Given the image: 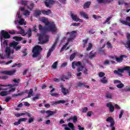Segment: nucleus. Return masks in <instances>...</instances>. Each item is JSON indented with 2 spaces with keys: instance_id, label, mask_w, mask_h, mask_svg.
Wrapping results in <instances>:
<instances>
[{
  "instance_id": "8",
  "label": "nucleus",
  "mask_w": 130,
  "mask_h": 130,
  "mask_svg": "<svg viewBox=\"0 0 130 130\" xmlns=\"http://www.w3.org/2000/svg\"><path fill=\"white\" fill-rule=\"evenodd\" d=\"M18 44H19V43L14 41L10 44L9 46H10V47H13L14 49H15L16 51H18V50L21 49V46L18 45Z\"/></svg>"
},
{
  "instance_id": "63",
  "label": "nucleus",
  "mask_w": 130,
  "mask_h": 130,
  "mask_svg": "<svg viewBox=\"0 0 130 130\" xmlns=\"http://www.w3.org/2000/svg\"><path fill=\"white\" fill-rule=\"evenodd\" d=\"M18 120H19V122L21 123V121H26V120H27V118H22L19 119Z\"/></svg>"
},
{
  "instance_id": "48",
  "label": "nucleus",
  "mask_w": 130,
  "mask_h": 130,
  "mask_svg": "<svg viewBox=\"0 0 130 130\" xmlns=\"http://www.w3.org/2000/svg\"><path fill=\"white\" fill-rule=\"evenodd\" d=\"M34 122V118L30 117L28 119V121H27V123H31V122Z\"/></svg>"
},
{
  "instance_id": "41",
  "label": "nucleus",
  "mask_w": 130,
  "mask_h": 130,
  "mask_svg": "<svg viewBox=\"0 0 130 130\" xmlns=\"http://www.w3.org/2000/svg\"><path fill=\"white\" fill-rule=\"evenodd\" d=\"M57 63H58V62L57 61H55V62H54L52 66V68L55 69H56V68H57Z\"/></svg>"
},
{
  "instance_id": "59",
  "label": "nucleus",
  "mask_w": 130,
  "mask_h": 130,
  "mask_svg": "<svg viewBox=\"0 0 130 130\" xmlns=\"http://www.w3.org/2000/svg\"><path fill=\"white\" fill-rule=\"evenodd\" d=\"M12 99V98L11 96H8L5 99V102H9L10 100Z\"/></svg>"
},
{
  "instance_id": "23",
  "label": "nucleus",
  "mask_w": 130,
  "mask_h": 130,
  "mask_svg": "<svg viewBox=\"0 0 130 130\" xmlns=\"http://www.w3.org/2000/svg\"><path fill=\"white\" fill-rule=\"evenodd\" d=\"M88 41H89V38H87L85 40H82V45L83 48H85L86 46H87V44L88 43Z\"/></svg>"
},
{
  "instance_id": "62",
  "label": "nucleus",
  "mask_w": 130,
  "mask_h": 130,
  "mask_svg": "<svg viewBox=\"0 0 130 130\" xmlns=\"http://www.w3.org/2000/svg\"><path fill=\"white\" fill-rule=\"evenodd\" d=\"M68 66V62H65L63 63L62 64H61V68H64Z\"/></svg>"
},
{
  "instance_id": "36",
  "label": "nucleus",
  "mask_w": 130,
  "mask_h": 130,
  "mask_svg": "<svg viewBox=\"0 0 130 130\" xmlns=\"http://www.w3.org/2000/svg\"><path fill=\"white\" fill-rule=\"evenodd\" d=\"M85 86V84L82 82H78L77 83V86L76 87V88H78L79 87H84Z\"/></svg>"
},
{
  "instance_id": "25",
  "label": "nucleus",
  "mask_w": 130,
  "mask_h": 130,
  "mask_svg": "<svg viewBox=\"0 0 130 130\" xmlns=\"http://www.w3.org/2000/svg\"><path fill=\"white\" fill-rule=\"evenodd\" d=\"M77 33V31L76 30H73L71 32L70 35V37L71 38H73V39H75L76 37V34Z\"/></svg>"
},
{
  "instance_id": "55",
  "label": "nucleus",
  "mask_w": 130,
  "mask_h": 130,
  "mask_svg": "<svg viewBox=\"0 0 130 130\" xmlns=\"http://www.w3.org/2000/svg\"><path fill=\"white\" fill-rule=\"evenodd\" d=\"M99 76L100 78H102V77H104V76H105V73H104L103 72H100L99 74Z\"/></svg>"
},
{
  "instance_id": "28",
  "label": "nucleus",
  "mask_w": 130,
  "mask_h": 130,
  "mask_svg": "<svg viewBox=\"0 0 130 130\" xmlns=\"http://www.w3.org/2000/svg\"><path fill=\"white\" fill-rule=\"evenodd\" d=\"M91 5V2H87L85 3L83 5L84 9H89V7Z\"/></svg>"
},
{
  "instance_id": "20",
  "label": "nucleus",
  "mask_w": 130,
  "mask_h": 130,
  "mask_svg": "<svg viewBox=\"0 0 130 130\" xmlns=\"http://www.w3.org/2000/svg\"><path fill=\"white\" fill-rule=\"evenodd\" d=\"M46 113H48V115L46 116V117L48 118L50 116H51L52 115H54V114H55V113H56V112L55 111L47 110V111H46Z\"/></svg>"
},
{
  "instance_id": "15",
  "label": "nucleus",
  "mask_w": 130,
  "mask_h": 130,
  "mask_svg": "<svg viewBox=\"0 0 130 130\" xmlns=\"http://www.w3.org/2000/svg\"><path fill=\"white\" fill-rule=\"evenodd\" d=\"M71 17L73 21H75V22H83V20L82 19L78 18V16L77 15H74L73 13L71 14Z\"/></svg>"
},
{
  "instance_id": "50",
  "label": "nucleus",
  "mask_w": 130,
  "mask_h": 130,
  "mask_svg": "<svg viewBox=\"0 0 130 130\" xmlns=\"http://www.w3.org/2000/svg\"><path fill=\"white\" fill-rule=\"evenodd\" d=\"M21 5H22V6H27V5H28V2L26 1H21Z\"/></svg>"
},
{
  "instance_id": "49",
  "label": "nucleus",
  "mask_w": 130,
  "mask_h": 130,
  "mask_svg": "<svg viewBox=\"0 0 130 130\" xmlns=\"http://www.w3.org/2000/svg\"><path fill=\"white\" fill-rule=\"evenodd\" d=\"M24 16H29L30 15V12L28 10H25L23 13Z\"/></svg>"
},
{
  "instance_id": "43",
  "label": "nucleus",
  "mask_w": 130,
  "mask_h": 130,
  "mask_svg": "<svg viewBox=\"0 0 130 130\" xmlns=\"http://www.w3.org/2000/svg\"><path fill=\"white\" fill-rule=\"evenodd\" d=\"M0 95L2 97H4L5 96H7V92L6 91H1L0 92Z\"/></svg>"
},
{
  "instance_id": "14",
  "label": "nucleus",
  "mask_w": 130,
  "mask_h": 130,
  "mask_svg": "<svg viewBox=\"0 0 130 130\" xmlns=\"http://www.w3.org/2000/svg\"><path fill=\"white\" fill-rule=\"evenodd\" d=\"M45 4L47 8H51V6L54 4V1L52 0H46Z\"/></svg>"
},
{
  "instance_id": "33",
  "label": "nucleus",
  "mask_w": 130,
  "mask_h": 130,
  "mask_svg": "<svg viewBox=\"0 0 130 130\" xmlns=\"http://www.w3.org/2000/svg\"><path fill=\"white\" fill-rule=\"evenodd\" d=\"M93 47V44L91 43H89L88 44V46L87 48H86L87 51H89V50H91L92 49V48Z\"/></svg>"
},
{
  "instance_id": "61",
  "label": "nucleus",
  "mask_w": 130,
  "mask_h": 130,
  "mask_svg": "<svg viewBox=\"0 0 130 130\" xmlns=\"http://www.w3.org/2000/svg\"><path fill=\"white\" fill-rule=\"evenodd\" d=\"M3 45L4 47H6V46H8V40H5L3 42Z\"/></svg>"
},
{
  "instance_id": "4",
  "label": "nucleus",
  "mask_w": 130,
  "mask_h": 130,
  "mask_svg": "<svg viewBox=\"0 0 130 130\" xmlns=\"http://www.w3.org/2000/svg\"><path fill=\"white\" fill-rule=\"evenodd\" d=\"M40 44H45L49 40V38L45 34H38Z\"/></svg>"
},
{
  "instance_id": "26",
  "label": "nucleus",
  "mask_w": 130,
  "mask_h": 130,
  "mask_svg": "<svg viewBox=\"0 0 130 130\" xmlns=\"http://www.w3.org/2000/svg\"><path fill=\"white\" fill-rule=\"evenodd\" d=\"M58 39H59V37L57 36L56 37V40H55L54 44L51 47L52 48H54V49H55V46H56V44H57V42H58Z\"/></svg>"
},
{
  "instance_id": "40",
  "label": "nucleus",
  "mask_w": 130,
  "mask_h": 130,
  "mask_svg": "<svg viewBox=\"0 0 130 130\" xmlns=\"http://www.w3.org/2000/svg\"><path fill=\"white\" fill-rule=\"evenodd\" d=\"M101 82L102 83H103L104 84H106V83H107V80H106V77H103L101 79Z\"/></svg>"
},
{
  "instance_id": "22",
  "label": "nucleus",
  "mask_w": 130,
  "mask_h": 130,
  "mask_svg": "<svg viewBox=\"0 0 130 130\" xmlns=\"http://www.w3.org/2000/svg\"><path fill=\"white\" fill-rule=\"evenodd\" d=\"M80 16H81V17L84 18V19H89V16H88V14H87V13H86L85 12L81 11L80 12Z\"/></svg>"
},
{
  "instance_id": "44",
  "label": "nucleus",
  "mask_w": 130,
  "mask_h": 130,
  "mask_svg": "<svg viewBox=\"0 0 130 130\" xmlns=\"http://www.w3.org/2000/svg\"><path fill=\"white\" fill-rule=\"evenodd\" d=\"M123 113H124V111L121 110L120 112V114L119 115V118L120 119L122 117V115H123Z\"/></svg>"
},
{
  "instance_id": "10",
  "label": "nucleus",
  "mask_w": 130,
  "mask_h": 130,
  "mask_svg": "<svg viewBox=\"0 0 130 130\" xmlns=\"http://www.w3.org/2000/svg\"><path fill=\"white\" fill-rule=\"evenodd\" d=\"M106 121L108 122H110V126L112 127L111 130H115V127H114V124H115V122L114 121V119L111 117H109L107 118Z\"/></svg>"
},
{
  "instance_id": "29",
  "label": "nucleus",
  "mask_w": 130,
  "mask_h": 130,
  "mask_svg": "<svg viewBox=\"0 0 130 130\" xmlns=\"http://www.w3.org/2000/svg\"><path fill=\"white\" fill-rule=\"evenodd\" d=\"M39 29L40 30V31H41L42 32H43V31H47V29H46V28L43 27V26H42V25L41 24H40L39 25Z\"/></svg>"
},
{
  "instance_id": "60",
  "label": "nucleus",
  "mask_w": 130,
  "mask_h": 130,
  "mask_svg": "<svg viewBox=\"0 0 130 130\" xmlns=\"http://www.w3.org/2000/svg\"><path fill=\"white\" fill-rule=\"evenodd\" d=\"M37 27V26L36 25V24H35L34 25V26L33 27V28H32V31L34 32H37V28H36Z\"/></svg>"
},
{
  "instance_id": "27",
  "label": "nucleus",
  "mask_w": 130,
  "mask_h": 130,
  "mask_svg": "<svg viewBox=\"0 0 130 130\" xmlns=\"http://www.w3.org/2000/svg\"><path fill=\"white\" fill-rule=\"evenodd\" d=\"M41 14H42L41 10H36L35 11V17H39V16H40V15H41Z\"/></svg>"
},
{
  "instance_id": "38",
  "label": "nucleus",
  "mask_w": 130,
  "mask_h": 130,
  "mask_svg": "<svg viewBox=\"0 0 130 130\" xmlns=\"http://www.w3.org/2000/svg\"><path fill=\"white\" fill-rule=\"evenodd\" d=\"M72 120L73 121V122L74 123H76L78 121V117L77 116H74V117H72Z\"/></svg>"
},
{
  "instance_id": "11",
  "label": "nucleus",
  "mask_w": 130,
  "mask_h": 130,
  "mask_svg": "<svg viewBox=\"0 0 130 130\" xmlns=\"http://www.w3.org/2000/svg\"><path fill=\"white\" fill-rule=\"evenodd\" d=\"M76 67H81V68H82V69L85 68V66H83V64H82V62L81 61H78L76 62V61H73L72 62V69L73 70H75V69H76Z\"/></svg>"
},
{
  "instance_id": "31",
  "label": "nucleus",
  "mask_w": 130,
  "mask_h": 130,
  "mask_svg": "<svg viewBox=\"0 0 130 130\" xmlns=\"http://www.w3.org/2000/svg\"><path fill=\"white\" fill-rule=\"evenodd\" d=\"M35 6V4H34V3H31L30 4V7L29 6H27V9L28 10H29L30 11H32V10H33V9L34 8Z\"/></svg>"
},
{
  "instance_id": "5",
  "label": "nucleus",
  "mask_w": 130,
  "mask_h": 130,
  "mask_svg": "<svg viewBox=\"0 0 130 130\" xmlns=\"http://www.w3.org/2000/svg\"><path fill=\"white\" fill-rule=\"evenodd\" d=\"M18 28L20 30V32H17L16 34H23L22 36H25V35H28V37H31L32 36V30H31V28H29L28 31L26 32H25V31L22 27L20 26H19Z\"/></svg>"
},
{
  "instance_id": "16",
  "label": "nucleus",
  "mask_w": 130,
  "mask_h": 130,
  "mask_svg": "<svg viewBox=\"0 0 130 130\" xmlns=\"http://www.w3.org/2000/svg\"><path fill=\"white\" fill-rule=\"evenodd\" d=\"M60 87L61 89L62 93L63 94V95H66L69 94V89L68 88L63 87V85H60Z\"/></svg>"
},
{
  "instance_id": "56",
  "label": "nucleus",
  "mask_w": 130,
  "mask_h": 130,
  "mask_svg": "<svg viewBox=\"0 0 130 130\" xmlns=\"http://www.w3.org/2000/svg\"><path fill=\"white\" fill-rule=\"evenodd\" d=\"M122 92H130V88L128 87V88H124L122 90Z\"/></svg>"
},
{
  "instance_id": "35",
  "label": "nucleus",
  "mask_w": 130,
  "mask_h": 130,
  "mask_svg": "<svg viewBox=\"0 0 130 130\" xmlns=\"http://www.w3.org/2000/svg\"><path fill=\"white\" fill-rule=\"evenodd\" d=\"M76 54H77V53H73L70 55V60H71V61H72V60H73L74 58L76 57Z\"/></svg>"
},
{
  "instance_id": "34",
  "label": "nucleus",
  "mask_w": 130,
  "mask_h": 130,
  "mask_svg": "<svg viewBox=\"0 0 130 130\" xmlns=\"http://www.w3.org/2000/svg\"><path fill=\"white\" fill-rule=\"evenodd\" d=\"M68 126L69 127H70L72 130H75V126L73 123L69 122L68 123Z\"/></svg>"
},
{
  "instance_id": "54",
  "label": "nucleus",
  "mask_w": 130,
  "mask_h": 130,
  "mask_svg": "<svg viewBox=\"0 0 130 130\" xmlns=\"http://www.w3.org/2000/svg\"><path fill=\"white\" fill-rule=\"evenodd\" d=\"M112 18V17H108V18H107L106 21L103 23V24H106V23H108L109 21H110V20H111Z\"/></svg>"
},
{
  "instance_id": "64",
  "label": "nucleus",
  "mask_w": 130,
  "mask_h": 130,
  "mask_svg": "<svg viewBox=\"0 0 130 130\" xmlns=\"http://www.w3.org/2000/svg\"><path fill=\"white\" fill-rule=\"evenodd\" d=\"M78 129L79 130H84L85 129V128H84L83 127H82L81 125H78Z\"/></svg>"
},
{
  "instance_id": "9",
  "label": "nucleus",
  "mask_w": 130,
  "mask_h": 130,
  "mask_svg": "<svg viewBox=\"0 0 130 130\" xmlns=\"http://www.w3.org/2000/svg\"><path fill=\"white\" fill-rule=\"evenodd\" d=\"M119 21L123 25H125L126 26H128L130 27V17L127 16L126 17L125 20H123L122 18H120Z\"/></svg>"
},
{
  "instance_id": "52",
  "label": "nucleus",
  "mask_w": 130,
  "mask_h": 130,
  "mask_svg": "<svg viewBox=\"0 0 130 130\" xmlns=\"http://www.w3.org/2000/svg\"><path fill=\"white\" fill-rule=\"evenodd\" d=\"M40 96H39V94H37L36 96L34 97L32 99V101H35V100H37V99H39Z\"/></svg>"
},
{
  "instance_id": "47",
  "label": "nucleus",
  "mask_w": 130,
  "mask_h": 130,
  "mask_svg": "<svg viewBox=\"0 0 130 130\" xmlns=\"http://www.w3.org/2000/svg\"><path fill=\"white\" fill-rule=\"evenodd\" d=\"M22 115H25V113H17L15 114L16 117H20V116H22Z\"/></svg>"
},
{
  "instance_id": "13",
  "label": "nucleus",
  "mask_w": 130,
  "mask_h": 130,
  "mask_svg": "<svg viewBox=\"0 0 130 130\" xmlns=\"http://www.w3.org/2000/svg\"><path fill=\"white\" fill-rule=\"evenodd\" d=\"M115 58L116 59V61L117 62H122V60H123V58H127V56L125 55H121L119 57H117L115 56Z\"/></svg>"
},
{
  "instance_id": "24",
  "label": "nucleus",
  "mask_w": 130,
  "mask_h": 130,
  "mask_svg": "<svg viewBox=\"0 0 130 130\" xmlns=\"http://www.w3.org/2000/svg\"><path fill=\"white\" fill-rule=\"evenodd\" d=\"M54 48L51 47V48H50L48 50V52L47 53V58H48L49 57V56H50V55H51V53L52 52V51H53V50H54Z\"/></svg>"
},
{
  "instance_id": "42",
  "label": "nucleus",
  "mask_w": 130,
  "mask_h": 130,
  "mask_svg": "<svg viewBox=\"0 0 130 130\" xmlns=\"http://www.w3.org/2000/svg\"><path fill=\"white\" fill-rule=\"evenodd\" d=\"M89 58H90V59H92L93 58V57H95V56H96V54H93V53H92V52H90L89 53Z\"/></svg>"
},
{
  "instance_id": "37",
  "label": "nucleus",
  "mask_w": 130,
  "mask_h": 130,
  "mask_svg": "<svg viewBox=\"0 0 130 130\" xmlns=\"http://www.w3.org/2000/svg\"><path fill=\"white\" fill-rule=\"evenodd\" d=\"M32 94H33V89H30L29 90V92H28V96L26 97V98H31V96L32 95Z\"/></svg>"
},
{
  "instance_id": "21",
  "label": "nucleus",
  "mask_w": 130,
  "mask_h": 130,
  "mask_svg": "<svg viewBox=\"0 0 130 130\" xmlns=\"http://www.w3.org/2000/svg\"><path fill=\"white\" fill-rule=\"evenodd\" d=\"M11 48L9 47H6L5 52L7 54L8 57H10V56L11 55Z\"/></svg>"
},
{
  "instance_id": "57",
  "label": "nucleus",
  "mask_w": 130,
  "mask_h": 130,
  "mask_svg": "<svg viewBox=\"0 0 130 130\" xmlns=\"http://www.w3.org/2000/svg\"><path fill=\"white\" fill-rule=\"evenodd\" d=\"M83 73L85 75H88V69L86 68H83Z\"/></svg>"
},
{
  "instance_id": "1",
  "label": "nucleus",
  "mask_w": 130,
  "mask_h": 130,
  "mask_svg": "<svg viewBox=\"0 0 130 130\" xmlns=\"http://www.w3.org/2000/svg\"><path fill=\"white\" fill-rule=\"evenodd\" d=\"M42 22L45 24L47 31L52 33H57V27L54 22H49L45 18L42 19Z\"/></svg>"
},
{
  "instance_id": "7",
  "label": "nucleus",
  "mask_w": 130,
  "mask_h": 130,
  "mask_svg": "<svg viewBox=\"0 0 130 130\" xmlns=\"http://www.w3.org/2000/svg\"><path fill=\"white\" fill-rule=\"evenodd\" d=\"M16 70H13L10 71H0V74H2L3 75H7V76H13L16 74Z\"/></svg>"
},
{
  "instance_id": "19",
  "label": "nucleus",
  "mask_w": 130,
  "mask_h": 130,
  "mask_svg": "<svg viewBox=\"0 0 130 130\" xmlns=\"http://www.w3.org/2000/svg\"><path fill=\"white\" fill-rule=\"evenodd\" d=\"M64 103H66V101L64 100H59L58 101H53L52 104L53 105H58V104H63Z\"/></svg>"
},
{
  "instance_id": "30",
  "label": "nucleus",
  "mask_w": 130,
  "mask_h": 130,
  "mask_svg": "<svg viewBox=\"0 0 130 130\" xmlns=\"http://www.w3.org/2000/svg\"><path fill=\"white\" fill-rule=\"evenodd\" d=\"M23 94H25V92H21L20 93H19L18 94L14 93L12 94V97H18V96H22V95H23Z\"/></svg>"
},
{
  "instance_id": "2",
  "label": "nucleus",
  "mask_w": 130,
  "mask_h": 130,
  "mask_svg": "<svg viewBox=\"0 0 130 130\" xmlns=\"http://www.w3.org/2000/svg\"><path fill=\"white\" fill-rule=\"evenodd\" d=\"M124 71H128V75L130 76V67L126 66L122 69H118L117 70L114 71V75H117L119 77H123V73Z\"/></svg>"
},
{
  "instance_id": "46",
  "label": "nucleus",
  "mask_w": 130,
  "mask_h": 130,
  "mask_svg": "<svg viewBox=\"0 0 130 130\" xmlns=\"http://www.w3.org/2000/svg\"><path fill=\"white\" fill-rule=\"evenodd\" d=\"M18 67V68H20V67L22 66V64L21 63H15V64H13L11 66V68H15V67Z\"/></svg>"
},
{
  "instance_id": "58",
  "label": "nucleus",
  "mask_w": 130,
  "mask_h": 130,
  "mask_svg": "<svg viewBox=\"0 0 130 130\" xmlns=\"http://www.w3.org/2000/svg\"><path fill=\"white\" fill-rule=\"evenodd\" d=\"M87 111H88V108L87 107H85L82 109V112L86 113Z\"/></svg>"
},
{
  "instance_id": "17",
  "label": "nucleus",
  "mask_w": 130,
  "mask_h": 130,
  "mask_svg": "<svg viewBox=\"0 0 130 130\" xmlns=\"http://www.w3.org/2000/svg\"><path fill=\"white\" fill-rule=\"evenodd\" d=\"M106 99H112L113 98V94L110 91H107L105 94Z\"/></svg>"
},
{
  "instance_id": "3",
  "label": "nucleus",
  "mask_w": 130,
  "mask_h": 130,
  "mask_svg": "<svg viewBox=\"0 0 130 130\" xmlns=\"http://www.w3.org/2000/svg\"><path fill=\"white\" fill-rule=\"evenodd\" d=\"M43 50V49L41 47V46L37 45L35 46L32 50V57H37L40 54V52Z\"/></svg>"
},
{
  "instance_id": "32",
  "label": "nucleus",
  "mask_w": 130,
  "mask_h": 130,
  "mask_svg": "<svg viewBox=\"0 0 130 130\" xmlns=\"http://www.w3.org/2000/svg\"><path fill=\"white\" fill-rule=\"evenodd\" d=\"M13 39H15V41H21V40H23V38L15 36L13 37Z\"/></svg>"
},
{
  "instance_id": "53",
  "label": "nucleus",
  "mask_w": 130,
  "mask_h": 130,
  "mask_svg": "<svg viewBox=\"0 0 130 130\" xmlns=\"http://www.w3.org/2000/svg\"><path fill=\"white\" fill-rule=\"evenodd\" d=\"M23 54V56H26L28 53H27V49H25L23 51H22Z\"/></svg>"
},
{
  "instance_id": "45",
  "label": "nucleus",
  "mask_w": 130,
  "mask_h": 130,
  "mask_svg": "<svg viewBox=\"0 0 130 130\" xmlns=\"http://www.w3.org/2000/svg\"><path fill=\"white\" fill-rule=\"evenodd\" d=\"M24 22H25V20L23 18H21L20 20H19L18 23L20 25H23Z\"/></svg>"
},
{
  "instance_id": "18",
  "label": "nucleus",
  "mask_w": 130,
  "mask_h": 130,
  "mask_svg": "<svg viewBox=\"0 0 130 130\" xmlns=\"http://www.w3.org/2000/svg\"><path fill=\"white\" fill-rule=\"evenodd\" d=\"M107 107H109L110 112H113V111H114V106L112 105L111 103L107 104Z\"/></svg>"
},
{
  "instance_id": "6",
  "label": "nucleus",
  "mask_w": 130,
  "mask_h": 130,
  "mask_svg": "<svg viewBox=\"0 0 130 130\" xmlns=\"http://www.w3.org/2000/svg\"><path fill=\"white\" fill-rule=\"evenodd\" d=\"M4 38L5 39H9L11 38V36L9 34L8 31H6L5 30H2L0 33V39L2 41L3 39Z\"/></svg>"
},
{
  "instance_id": "12",
  "label": "nucleus",
  "mask_w": 130,
  "mask_h": 130,
  "mask_svg": "<svg viewBox=\"0 0 130 130\" xmlns=\"http://www.w3.org/2000/svg\"><path fill=\"white\" fill-rule=\"evenodd\" d=\"M126 37H127V41L126 43L125 44V47L126 48H128V50H130V34L127 33L126 34Z\"/></svg>"
},
{
  "instance_id": "51",
  "label": "nucleus",
  "mask_w": 130,
  "mask_h": 130,
  "mask_svg": "<svg viewBox=\"0 0 130 130\" xmlns=\"http://www.w3.org/2000/svg\"><path fill=\"white\" fill-rule=\"evenodd\" d=\"M107 45L108 48L112 49L113 48L112 45L109 42L107 43Z\"/></svg>"
},
{
  "instance_id": "39",
  "label": "nucleus",
  "mask_w": 130,
  "mask_h": 130,
  "mask_svg": "<svg viewBox=\"0 0 130 130\" xmlns=\"http://www.w3.org/2000/svg\"><path fill=\"white\" fill-rule=\"evenodd\" d=\"M116 87L117 88H118V89H121V88H123V87H124V84L121 83L120 84L117 85Z\"/></svg>"
}]
</instances>
